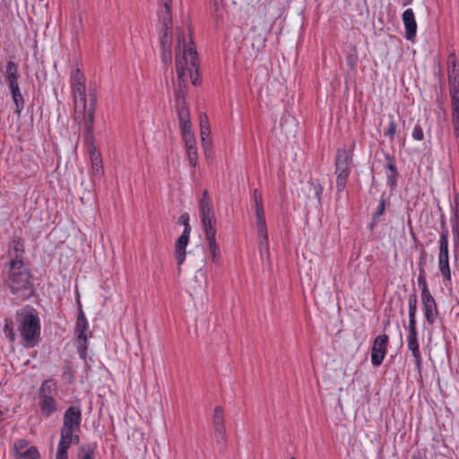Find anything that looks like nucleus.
Instances as JSON below:
<instances>
[{
	"mask_svg": "<svg viewBox=\"0 0 459 459\" xmlns=\"http://www.w3.org/2000/svg\"><path fill=\"white\" fill-rule=\"evenodd\" d=\"M77 83H84V76L79 68H76L71 74V86Z\"/></svg>",
	"mask_w": 459,
	"mask_h": 459,
	"instance_id": "46",
	"label": "nucleus"
},
{
	"mask_svg": "<svg viewBox=\"0 0 459 459\" xmlns=\"http://www.w3.org/2000/svg\"><path fill=\"white\" fill-rule=\"evenodd\" d=\"M385 159L386 160V163L384 166L386 174V186L393 190L396 188L400 177L396 166V160L394 156L389 153L385 155Z\"/></svg>",
	"mask_w": 459,
	"mask_h": 459,
	"instance_id": "10",
	"label": "nucleus"
},
{
	"mask_svg": "<svg viewBox=\"0 0 459 459\" xmlns=\"http://www.w3.org/2000/svg\"><path fill=\"white\" fill-rule=\"evenodd\" d=\"M178 119H179V122L181 121H190V115H189V111L185 107H181L178 109Z\"/></svg>",
	"mask_w": 459,
	"mask_h": 459,
	"instance_id": "52",
	"label": "nucleus"
},
{
	"mask_svg": "<svg viewBox=\"0 0 459 459\" xmlns=\"http://www.w3.org/2000/svg\"><path fill=\"white\" fill-rule=\"evenodd\" d=\"M212 423H213V428L225 427L224 426L223 411L221 406H217L214 409Z\"/></svg>",
	"mask_w": 459,
	"mask_h": 459,
	"instance_id": "35",
	"label": "nucleus"
},
{
	"mask_svg": "<svg viewBox=\"0 0 459 459\" xmlns=\"http://www.w3.org/2000/svg\"><path fill=\"white\" fill-rule=\"evenodd\" d=\"M201 222L205 232L206 239L216 238V218L201 217Z\"/></svg>",
	"mask_w": 459,
	"mask_h": 459,
	"instance_id": "26",
	"label": "nucleus"
},
{
	"mask_svg": "<svg viewBox=\"0 0 459 459\" xmlns=\"http://www.w3.org/2000/svg\"><path fill=\"white\" fill-rule=\"evenodd\" d=\"M440 227H441V232L440 234L446 233V238L449 236V231L446 226V218L444 214H441L440 216Z\"/></svg>",
	"mask_w": 459,
	"mask_h": 459,
	"instance_id": "61",
	"label": "nucleus"
},
{
	"mask_svg": "<svg viewBox=\"0 0 459 459\" xmlns=\"http://www.w3.org/2000/svg\"><path fill=\"white\" fill-rule=\"evenodd\" d=\"M179 127L181 130V134L186 133L187 131H192L191 130V121L185 120V121L179 122Z\"/></svg>",
	"mask_w": 459,
	"mask_h": 459,
	"instance_id": "64",
	"label": "nucleus"
},
{
	"mask_svg": "<svg viewBox=\"0 0 459 459\" xmlns=\"http://www.w3.org/2000/svg\"><path fill=\"white\" fill-rule=\"evenodd\" d=\"M190 233H183L177 239L175 244V256L178 262V264H182L186 258V248L189 242Z\"/></svg>",
	"mask_w": 459,
	"mask_h": 459,
	"instance_id": "20",
	"label": "nucleus"
},
{
	"mask_svg": "<svg viewBox=\"0 0 459 459\" xmlns=\"http://www.w3.org/2000/svg\"><path fill=\"white\" fill-rule=\"evenodd\" d=\"M450 221L454 243L459 242V212H452Z\"/></svg>",
	"mask_w": 459,
	"mask_h": 459,
	"instance_id": "34",
	"label": "nucleus"
},
{
	"mask_svg": "<svg viewBox=\"0 0 459 459\" xmlns=\"http://www.w3.org/2000/svg\"><path fill=\"white\" fill-rule=\"evenodd\" d=\"M93 449L91 448V445L86 444L82 445L77 454L78 459H93Z\"/></svg>",
	"mask_w": 459,
	"mask_h": 459,
	"instance_id": "39",
	"label": "nucleus"
},
{
	"mask_svg": "<svg viewBox=\"0 0 459 459\" xmlns=\"http://www.w3.org/2000/svg\"><path fill=\"white\" fill-rule=\"evenodd\" d=\"M39 406L44 418H49L58 410V403L54 396L39 397Z\"/></svg>",
	"mask_w": 459,
	"mask_h": 459,
	"instance_id": "18",
	"label": "nucleus"
},
{
	"mask_svg": "<svg viewBox=\"0 0 459 459\" xmlns=\"http://www.w3.org/2000/svg\"><path fill=\"white\" fill-rule=\"evenodd\" d=\"M4 333L5 337L11 342H14L16 340V334L13 328V322L11 318L4 319Z\"/></svg>",
	"mask_w": 459,
	"mask_h": 459,
	"instance_id": "32",
	"label": "nucleus"
},
{
	"mask_svg": "<svg viewBox=\"0 0 459 459\" xmlns=\"http://www.w3.org/2000/svg\"><path fill=\"white\" fill-rule=\"evenodd\" d=\"M188 56L190 57L189 72L192 83L195 86L200 85L201 77L199 73L198 55L195 47L188 48Z\"/></svg>",
	"mask_w": 459,
	"mask_h": 459,
	"instance_id": "17",
	"label": "nucleus"
},
{
	"mask_svg": "<svg viewBox=\"0 0 459 459\" xmlns=\"http://www.w3.org/2000/svg\"><path fill=\"white\" fill-rule=\"evenodd\" d=\"M351 172H335L336 189L338 193L344 191Z\"/></svg>",
	"mask_w": 459,
	"mask_h": 459,
	"instance_id": "33",
	"label": "nucleus"
},
{
	"mask_svg": "<svg viewBox=\"0 0 459 459\" xmlns=\"http://www.w3.org/2000/svg\"><path fill=\"white\" fill-rule=\"evenodd\" d=\"M385 207H386L385 193H383L380 197L378 205L376 208V211L371 215V216H374V220L379 219V217L385 213Z\"/></svg>",
	"mask_w": 459,
	"mask_h": 459,
	"instance_id": "38",
	"label": "nucleus"
},
{
	"mask_svg": "<svg viewBox=\"0 0 459 459\" xmlns=\"http://www.w3.org/2000/svg\"><path fill=\"white\" fill-rule=\"evenodd\" d=\"M186 149L189 163L192 165V167L195 168L196 166L197 159H198L196 145L195 144V145L187 146V147H186Z\"/></svg>",
	"mask_w": 459,
	"mask_h": 459,
	"instance_id": "43",
	"label": "nucleus"
},
{
	"mask_svg": "<svg viewBox=\"0 0 459 459\" xmlns=\"http://www.w3.org/2000/svg\"><path fill=\"white\" fill-rule=\"evenodd\" d=\"M200 217L215 218L212 200L207 190L203 192L201 200L199 201Z\"/></svg>",
	"mask_w": 459,
	"mask_h": 459,
	"instance_id": "21",
	"label": "nucleus"
},
{
	"mask_svg": "<svg viewBox=\"0 0 459 459\" xmlns=\"http://www.w3.org/2000/svg\"><path fill=\"white\" fill-rule=\"evenodd\" d=\"M21 77L19 65L13 61H8L5 66L4 80L6 84L19 82Z\"/></svg>",
	"mask_w": 459,
	"mask_h": 459,
	"instance_id": "23",
	"label": "nucleus"
},
{
	"mask_svg": "<svg viewBox=\"0 0 459 459\" xmlns=\"http://www.w3.org/2000/svg\"><path fill=\"white\" fill-rule=\"evenodd\" d=\"M451 97V106H452V117L459 116V92H453V91H449Z\"/></svg>",
	"mask_w": 459,
	"mask_h": 459,
	"instance_id": "42",
	"label": "nucleus"
},
{
	"mask_svg": "<svg viewBox=\"0 0 459 459\" xmlns=\"http://www.w3.org/2000/svg\"><path fill=\"white\" fill-rule=\"evenodd\" d=\"M97 104V95L95 90H89V105H84L75 109L76 120L79 126L83 128V142L85 146L94 144V117Z\"/></svg>",
	"mask_w": 459,
	"mask_h": 459,
	"instance_id": "3",
	"label": "nucleus"
},
{
	"mask_svg": "<svg viewBox=\"0 0 459 459\" xmlns=\"http://www.w3.org/2000/svg\"><path fill=\"white\" fill-rule=\"evenodd\" d=\"M452 212H459V193L454 195V201L451 204Z\"/></svg>",
	"mask_w": 459,
	"mask_h": 459,
	"instance_id": "59",
	"label": "nucleus"
},
{
	"mask_svg": "<svg viewBox=\"0 0 459 459\" xmlns=\"http://www.w3.org/2000/svg\"><path fill=\"white\" fill-rule=\"evenodd\" d=\"M15 106L14 113L20 117L22 110L24 108V98L22 93L12 97Z\"/></svg>",
	"mask_w": 459,
	"mask_h": 459,
	"instance_id": "41",
	"label": "nucleus"
},
{
	"mask_svg": "<svg viewBox=\"0 0 459 459\" xmlns=\"http://www.w3.org/2000/svg\"><path fill=\"white\" fill-rule=\"evenodd\" d=\"M40 454L38 448L34 446H31L26 448L23 452L18 454L16 459H39Z\"/></svg>",
	"mask_w": 459,
	"mask_h": 459,
	"instance_id": "31",
	"label": "nucleus"
},
{
	"mask_svg": "<svg viewBox=\"0 0 459 459\" xmlns=\"http://www.w3.org/2000/svg\"><path fill=\"white\" fill-rule=\"evenodd\" d=\"M78 342V353L81 357V359H85L87 355V349H88V341L86 342Z\"/></svg>",
	"mask_w": 459,
	"mask_h": 459,
	"instance_id": "53",
	"label": "nucleus"
},
{
	"mask_svg": "<svg viewBox=\"0 0 459 459\" xmlns=\"http://www.w3.org/2000/svg\"><path fill=\"white\" fill-rule=\"evenodd\" d=\"M389 123L386 130L384 132V135L388 137L391 141L394 140V135L396 134V124L394 121V117L392 114L388 115Z\"/></svg>",
	"mask_w": 459,
	"mask_h": 459,
	"instance_id": "36",
	"label": "nucleus"
},
{
	"mask_svg": "<svg viewBox=\"0 0 459 459\" xmlns=\"http://www.w3.org/2000/svg\"><path fill=\"white\" fill-rule=\"evenodd\" d=\"M447 77L449 91L459 92V68L455 53H451L447 59Z\"/></svg>",
	"mask_w": 459,
	"mask_h": 459,
	"instance_id": "11",
	"label": "nucleus"
},
{
	"mask_svg": "<svg viewBox=\"0 0 459 459\" xmlns=\"http://www.w3.org/2000/svg\"><path fill=\"white\" fill-rule=\"evenodd\" d=\"M68 448L57 447L56 459H68Z\"/></svg>",
	"mask_w": 459,
	"mask_h": 459,
	"instance_id": "55",
	"label": "nucleus"
},
{
	"mask_svg": "<svg viewBox=\"0 0 459 459\" xmlns=\"http://www.w3.org/2000/svg\"><path fill=\"white\" fill-rule=\"evenodd\" d=\"M411 136L415 141H422L424 139L423 129L420 124L414 126Z\"/></svg>",
	"mask_w": 459,
	"mask_h": 459,
	"instance_id": "50",
	"label": "nucleus"
},
{
	"mask_svg": "<svg viewBox=\"0 0 459 459\" xmlns=\"http://www.w3.org/2000/svg\"><path fill=\"white\" fill-rule=\"evenodd\" d=\"M358 57L356 55H348L346 57V64L351 69H353L357 65Z\"/></svg>",
	"mask_w": 459,
	"mask_h": 459,
	"instance_id": "56",
	"label": "nucleus"
},
{
	"mask_svg": "<svg viewBox=\"0 0 459 459\" xmlns=\"http://www.w3.org/2000/svg\"><path fill=\"white\" fill-rule=\"evenodd\" d=\"M207 241L212 254V262L218 263L220 259V248L216 243V238L207 239Z\"/></svg>",
	"mask_w": 459,
	"mask_h": 459,
	"instance_id": "40",
	"label": "nucleus"
},
{
	"mask_svg": "<svg viewBox=\"0 0 459 459\" xmlns=\"http://www.w3.org/2000/svg\"><path fill=\"white\" fill-rule=\"evenodd\" d=\"M256 218V228L258 232V237L262 238L260 244L262 245L264 241L267 245L268 243V235H267V228L265 222L264 214L263 215H255Z\"/></svg>",
	"mask_w": 459,
	"mask_h": 459,
	"instance_id": "27",
	"label": "nucleus"
},
{
	"mask_svg": "<svg viewBox=\"0 0 459 459\" xmlns=\"http://www.w3.org/2000/svg\"><path fill=\"white\" fill-rule=\"evenodd\" d=\"M171 56H172L171 50H161V61L165 65H168L169 63L171 62Z\"/></svg>",
	"mask_w": 459,
	"mask_h": 459,
	"instance_id": "57",
	"label": "nucleus"
},
{
	"mask_svg": "<svg viewBox=\"0 0 459 459\" xmlns=\"http://www.w3.org/2000/svg\"><path fill=\"white\" fill-rule=\"evenodd\" d=\"M421 303L426 321L429 325H433L438 315V309L435 299L431 294L421 296Z\"/></svg>",
	"mask_w": 459,
	"mask_h": 459,
	"instance_id": "13",
	"label": "nucleus"
},
{
	"mask_svg": "<svg viewBox=\"0 0 459 459\" xmlns=\"http://www.w3.org/2000/svg\"><path fill=\"white\" fill-rule=\"evenodd\" d=\"M355 143H352L353 148ZM352 149H338L335 155V172H351L350 163L352 160Z\"/></svg>",
	"mask_w": 459,
	"mask_h": 459,
	"instance_id": "12",
	"label": "nucleus"
},
{
	"mask_svg": "<svg viewBox=\"0 0 459 459\" xmlns=\"http://www.w3.org/2000/svg\"><path fill=\"white\" fill-rule=\"evenodd\" d=\"M78 303V316L77 320L74 327V334L76 336L77 342H86L89 339V337H91L92 333L91 332H89L90 334L88 335V329H89V324L87 321V318L85 316V314L82 310V304L80 301V299H77Z\"/></svg>",
	"mask_w": 459,
	"mask_h": 459,
	"instance_id": "8",
	"label": "nucleus"
},
{
	"mask_svg": "<svg viewBox=\"0 0 459 459\" xmlns=\"http://www.w3.org/2000/svg\"><path fill=\"white\" fill-rule=\"evenodd\" d=\"M27 445H28V442L25 439H18L14 443L13 449H14L15 457L18 456L19 453L24 451L23 449L26 448Z\"/></svg>",
	"mask_w": 459,
	"mask_h": 459,
	"instance_id": "51",
	"label": "nucleus"
},
{
	"mask_svg": "<svg viewBox=\"0 0 459 459\" xmlns=\"http://www.w3.org/2000/svg\"><path fill=\"white\" fill-rule=\"evenodd\" d=\"M308 185L309 194L313 195L317 199L318 204H321L324 186L321 185L319 179H310Z\"/></svg>",
	"mask_w": 459,
	"mask_h": 459,
	"instance_id": "30",
	"label": "nucleus"
},
{
	"mask_svg": "<svg viewBox=\"0 0 459 459\" xmlns=\"http://www.w3.org/2000/svg\"><path fill=\"white\" fill-rule=\"evenodd\" d=\"M71 88L74 99V109H78L84 105H89V97L87 98L86 95L85 83H77L72 85Z\"/></svg>",
	"mask_w": 459,
	"mask_h": 459,
	"instance_id": "22",
	"label": "nucleus"
},
{
	"mask_svg": "<svg viewBox=\"0 0 459 459\" xmlns=\"http://www.w3.org/2000/svg\"><path fill=\"white\" fill-rule=\"evenodd\" d=\"M409 305V325H416V313H417V305H418V298L416 293H412L409 296L408 299Z\"/></svg>",
	"mask_w": 459,
	"mask_h": 459,
	"instance_id": "28",
	"label": "nucleus"
},
{
	"mask_svg": "<svg viewBox=\"0 0 459 459\" xmlns=\"http://www.w3.org/2000/svg\"><path fill=\"white\" fill-rule=\"evenodd\" d=\"M16 264L5 266L2 273L3 286L14 299L26 301L36 295L35 277L30 264Z\"/></svg>",
	"mask_w": 459,
	"mask_h": 459,
	"instance_id": "1",
	"label": "nucleus"
},
{
	"mask_svg": "<svg viewBox=\"0 0 459 459\" xmlns=\"http://www.w3.org/2000/svg\"><path fill=\"white\" fill-rule=\"evenodd\" d=\"M57 383L54 378H48L44 380L39 389V397L44 396H54L56 393Z\"/></svg>",
	"mask_w": 459,
	"mask_h": 459,
	"instance_id": "24",
	"label": "nucleus"
},
{
	"mask_svg": "<svg viewBox=\"0 0 459 459\" xmlns=\"http://www.w3.org/2000/svg\"><path fill=\"white\" fill-rule=\"evenodd\" d=\"M86 148L91 162V176L93 178H100L104 174L100 152L95 145L86 146Z\"/></svg>",
	"mask_w": 459,
	"mask_h": 459,
	"instance_id": "15",
	"label": "nucleus"
},
{
	"mask_svg": "<svg viewBox=\"0 0 459 459\" xmlns=\"http://www.w3.org/2000/svg\"><path fill=\"white\" fill-rule=\"evenodd\" d=\"M178 223L184 226L183 233H191L192 228L189 224V214L187 212H184L178 217Z\"/></svg>",
	"mask_w": 459,
	"mask_h": 459,
	"instance_id": "45",
	"label": "nucleus"
},
{
	"mask_svg": "<svg viewBox=\"0 0 459 459\" xmlns=\"http://www.w3.org/2000/svg\"><path fill=\"white\" fill-rule=\"evenodd\" d=\"M225 432V427L214 428L216 441L221 446V448H223L226 444Z\"/></svg>",
	"mask_w": 459,
	"mask_h": 459,
	"instance_id": "44",
	"label": "nucleus"
},
{
	"mask_svg": "<svg viewBox=\"0 0 459 459\" xmlns=\"http://www.w3.org/2000/svg\"><path fill=\"white\" fill-rule=\"evenodd\" d=\"M82 420L80 404L71 405L64 412L62 426L80 431Z\"/></svg>",
	"mask_w": 459,
	"mask_h": 459,
	"instance_id": "7",
	"label": "nucleus"
},
{
	"mask_svg": "<svg viewBox=\"0 0 459 459\" xmlns=\"http://www.w3.org/2000/svg\"><path fill=\"white\" fill-rule=\"evenodd\" d=\"M181 45L184 46L183 48V55L180 56L179 54H177L176 56V67L183 66L186 67L187 64L186 60V55H188V48L189 47H195L194 41L191 39L189 44L186 47L185 46V34L183 31H180L178 35V46L176 47V51H180Z\"/></svg>",
	"mask_w": 459,
	"mask_h": 459,
	"instance_id": "19",
	"label": "nucleus"
},
{
	"mask_svg": "<svg viewBox=\"0 0 459 459\" xmlns=\"http://www.w3.org/2000/svg\"><path fill=\"white\" fill-rule=\"evenodd\" d=\"M418 285L421 289V296L431 294L428 287L426 272L423 268V263L421 261L419 263Z\"/></svg>",
	"mask_w": 459,
	"mask_h": 459,
	"instance_id": "29",
	"label": "nucleus"
},
{
	"mask_svg": "<svg viewBox=\"0 0 459 459\" xmlns=\"http://www.w3.org/2000/svg\"><path fill=\"white\" fill-rule=\"evenodd\" d=\"M253 199L255 203V215L264 214L262 195L258 193L257 189H255L253 192Z\"/></svg>",
	"mask_w": 459,
	"mask_h": 459,
	"instance_id": "37",
	"label": "nucleus"
},
{
	"mask_svg": "<svg viewBox=\"0 0 459 459\" xmlns=\"http://www.w3.org/2000/svg\"><path fill=\"white\" fill-rule=\"evenodd\" d=\"M181 134L186 147L195 144V134L192 131H187L186 133H183Z\"/></svg>",
	"mask_w": 459,
	"mask_h": 459,
	"instance_id": "49",
	"label": "nucleus"
},
{
	"mask_svg": "<svg viewBox=\"0 0 459 459\" xmlns=\"http://www.w3.org/2000/svg\"><path fill=\"white\" fill-rule=\"evenodd\" d=\"M200 134H201L203 145L204 148H206L212 143L211 129L210 128L200 129Z\"/></svg>",
	"mask_w": 459,
	"mask_h": 459,
	"instance_id": "47",
	"label": "nucleus"
},
{
	"mask_svg": "<svg viewBox=\"0 0 459 459\" xmlns=\"http://www.w3.org/2000/svg\"><path fill=\"white\" fill-rule=\"evenodd\" d=\"M452 125L455 137H459V116L452 117Z\"/></svg>",
	"mask_w": 459,
	"mask_h": 459,
	"instance_id": "60",
	"label": "nucleus"
},
{
	"mask_svg": "<svg viewBox=\"0 0 459 459\" xmlns=\"http://www.w3.org/2000/svg\"><path fill=\"white\" fill-rule=\"evenodd\" d=\"M210 128L209 119L205 114L200 115V129Z\"/></svg>",
	"mask_w": 459,
	"mask_h": 459,
	"instance_id": "62",
	"label": "nucleus"
},
{
	"mask_svg": "<svg viewBox=\"0 0 459 459\" xmlns=\"http://www.w3.org/2000/svg\"><path fill=\"white\" fill-rule=\"evenodd\" d=\"M160 5H162L164 7V11H160L159 13L160 19H161L162 15L172 16L171 15V0H160Z\"/></svg>",
	"mask_w": 459,
	"mask_h": 459,
	"instance_id": "48",
	"label": "nucleus"
},
{
	"mask_svg": "<svg viewBox=\"0 0 459 459\" xmlns=\"http://www.w3.org/2000/svg\"><path fill=\"white\" fill-rule=\"evenodd\" d=\"M17 330L22 337L21 345L25 349L34 348L40 342V319L35 308L22 315Z\"/></svg>",
	"mask_w": 459,
	"mask_h": 459,
	"instance_id": "2",
	"label": "nucleus"
},
{
	"mask_svg": "<svg viewBox=\"0 0 459 459\" xmlns=\"http://www.w3.org/2000/svg\"><path fill=\"white\" fill-rule=\"evenodd\" d=\"M7 255L10 258L6 266H13V264H27L24 261L25 247L24 242L20 237H14L8 245Z\"/></svg>",
	"mask_w": 459,
	"mask_h": 459,
	"instance_id": "6",
	"label": "nucleus"
},
{
	"mask_svg": "<svg viewBox=\"0 0 459 459\" xmlns=\"http://www.w3.org/2000/svg\"><path fill=\"white\" fill-rule=\"evenodd\" d=\"M438 268L445 280H451V271L449 267L448 256V238L446 233L440 234L438 240Z\"/></svg>",
	"mask_w": 459,
	"mask_h": 459,
	"instance_id": "4",
	"label": "nucleus"
},
{
	"mask_svg": "<svg viewBox=\"0 0 459 459\" xmlns=\"http://www.w3.org/2000/svg\"><path fill=\"white\" fill-rule=\"evenodd\" d=\"M402 19L405 29V39L413 40L417 33V23L412 9H406L403 13Z\"/></svg>",
	"mask_w": 459,
	"mask_h": 459,
	"instance_id": "16",
	"label": "nucleus"
},
{
	"mask_svg": "<svg viewBox=\"0 0 459 459\" xmlns=\"http://www.w3.org/2000/svg\"><path fill=\"white\" fill-rule=\"evenodd\" d=\"M11 92V96L18 95L21 92L19 82L7 84Z\"/></svg>",
	"mask_w": 459,
	"mask_h": 459,
	"instance_id": "58",
	"label": "nucleus"
},
{
	"mask_svg": "<svg viewBox=\"0 0 459 459\" xmlns=\"http://www.w3.org/2000/svg\"><path fill=\"white\" fill-rule=\"evenodd\" d=\"M389 337L387 334L377 335L371 348V363L374 367H379L387 351Z\"/></svg>",
	"mask_w": 459,
	"mask_h": 459,
	"instance_id": "5",
	"label": "nucleus"
},
{
	"mask_svg": "<svg viewBox=\"0 0 459 459\" xmlns=\"http://www.w3.org/2000/svg\"><path fill=\"white\" fill-rule=\"evenodd\" d=\"M76 432H79V431L62 426L60 429V439H59L57 447L69 449L71 446L72 437H73L74 433H76Z\"/></svg>",
	"mask_w": 459,
	"mask_h": 459,
	"instance_id": "25",
	"label": "nucleus"
},
{
	"mask_svg": "<svg viewBox=\"0 0 459 459\" xmlns=\"http://www.w3.org/2000/svg\"><path fill=\"white\" fill-rule=\"evenodd\" d=\"M179 127L181 130V134L186 133L187 131H192L191 130V121L185 120V121L179 122Z\"/></svg>",
	"mask_w": 459,
	"mask_h": 459,
	"instance_id": "63",
	"label": "nucleus"
},
{
	"mask_svg": "<svg viewBox=\"0 0 459 459\" xmlns=\"http://www.w3.org/2000/svg\"><path fill=\"white\" fill-rule=\"evenodd\" d=\"M160 33V50H171L172 44V16L162 15Z\"/></svg>",
	"mask_w": 459,
	"mask_h": 459,
	"instance_id": "9",
	"label": "nucleus"
},
{
	"mask_svg": "<svg viewBox=\"0 0 459 459\" xmlns=\"http://www.w3.org/2000/svg\"><path fill=\"white\" fill-rule=\"evenodd\" d=\"M63 377L68 379L69 383H72L74 380V373L72 367L70 365H66L65 371L63 372Z\"/></svg>",
	"mask_w": 459,
	"mask_h": 459,
	"instance_id": "54",
	"label": "nucleus"
},
{
	"mask_svg": "<svg viewBox=\"0 0 459 459\" xmlns=\"http://www.w3.org/2000/svg\"><path fill=\"white\" fill-rule=\"evenodd\" d=\"M408 331H409V334L407 337L408 349L411 351L412 356L415 359V364L420 370L422 359H421V354H420V351L419 349L416 325H408Z\"/></svg>",
	"mask_w": 459,
	"mask_h": 459,
	"instance_id": "14",
	"label": "nucleus"
}]
</instances>
